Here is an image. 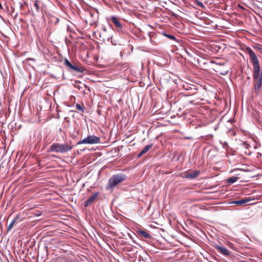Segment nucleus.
<instances>
[{
    "instance_id": "4be33fe9",
    "label": "nucleus",
    "mask_w": 262,
    "mask_h": 262,
    "mask_svg": "<svg viewBox=\"0 0 262 262\" xmlns=\"http://www.w3.org/2000/svg\"><path fill=\"white\" fill-rule=\"evenodd\" d=\"M184 88L186 90H192V88L189 86V85H186V86L185 85H184Z\"/></svg>"
},
{
    "instance_id": "7ed1b4c3",
    "label": "nucleus",
    "mask_w": 262,
    "mask_h": 262,
    "mask_svg": "<svg viewBox=\"0 0 262 262\" xmlns=\"http://www.w3.org/2000/svg\"><path fill=\"white\" fill-rule=\"evenodd\" d=\"M217 251L223 255L229 257H234L236 254L234 251H236L235 247H229L230 249H227L225 247H215Z\"/></svg>"
},
{
    "instance_id": "dca6fc26",
    "label": "nucleus",
    "mask_w": 262,
    "mask_h": 262,
    "mask_svg": "<svg viewBox=\"0 0 262 262\" xmlns=\"http://www.w3.org/2000/svg\"><path fill=\"white\" fill-rule=\"evenodd\" d=\"M246 52L249 55L250 57L253 56L254 55H255V53L250 47H247L246 48Z\"/></svg>"
},
{
    "instance_id": "5701e85b",
    "label": "nucleus",
    "mask_w": 262,
    "mask_h": 262,
    "mask_svg": "<svg viewBox=\"0 0 262 262\" xmlns=\"http://www.w3.org/2000/svg\"><path fill=\"white\" fill-rule=\"evenodd\" d=\"M26 60H27V61H35V59H34V58H27V59H26Z\"/></svg>"
},
{
    "instance_id": "c85d7f7f",
    "label": "nucleus",
    "mask_w": 262,
    "mask_h": 262,
    "mask_svg": "<svg viewBox=\"0 0 262 262\" xmlns=\"http://www.w3.org/2000/svg\"><path fill=\"white\" fill-rule=\"evenodd\" d=\"M103 30L104 32L106 31V29L105 28H103Z\"/></svg>"
},
{
    "instance_id": "1a4fd4ad",
    "label": "nucleus",
    "mask_w": 262,
    "mask_h": 262,
    "mask_svg": "<svg viewBox=\"0 0 262 262\" xmlns=\"http://www.w3.org/2000/svg\"><path fill=\"white\" fill-rule=\"evenodd\" d=\"M137 234L140 237H144L150 238H151V236L149 233L146 231L142 230V229H138L136 231Z\"/></svg>"
},
{
    "instance_id": "0eeeda50",
    "label": "nucleus",
    "mask_w": 262,
    "mask_h": 262,
    "mask_svg": "<svg viewBox=\"0 0 262 262\" xmlns=\"http://www.w3.org/2000/svg\"><path fill=\"white\" fill-rule=\"evenodd\" d=\"M199 174V170H194L192 172H185L183 173V177L186 179H193L196 178Z\"/></svg>"
},
{
    "instance_id": "a211bd4d",
    "label": "nucleus",
    "mask_w": 262,
    "mask_h": 262,
    "mask_svg": "<svg viewBox=\"0 0 262 262\" xmlns=\"http://www.w3.org/2000/svg\"><path fill=\"white\" fill-rule=\"evenodd\" d=\"M75 107L77 110H78L82 112H84V106H83V105H81L80 104L77 103L76 104Z\"/></svg>"
},
{
    "instance_id": "9d476101",
    "label": "nucleus",
    "mask_w": 262,
    "mask_h": 262,
    "mask_svg": "<svg viewBox=\"0 0 262 262\" xmlns=\"http://www.w3.org/2000/svg\"><path fill=\"white\" fill-rule=\"evenodd\" d=\"M252 200H253V199H250V198H246L242 199L240 200L233 201L232 202V203L236 204L238 206H239V205H242L246 204Z\"/></svg>"
},
{
    "instance_id": "2eb2a0df",
    "label": "nucleus",
    "mask_w": 262,
    "mask_h": 262,
    "mask_svg": "<svg viewBox=\"0 0 262 262\" xmlns=\"http://www.w3.org/2000/svg\"><path fill=\"white\" fill-rule=\"evenodd\" d=\"M238 178L237 177H232L229 178L227 180V182L229 184H233L237 181Z\"/></svg>"
},
{
    "instance_id": "412c9836",
    "label": "nucleus",
    "mask_w": 262,
    "mask_h": 262,
    "mask_svg": "<svg viewBox=\"0 0 262 262\" xmlns=\"http://www.w3.org/2000/svg\"><path fill=\"white\" fill-rule=\"evenodd\" d=\"M196 5H197V6H198L202 8H205L204 5H203V4L202 2L198 1L196 2Z\"/></svg>"
},
{
    "instance_id": "f03ea898",
    "label": "nucleus",
    "mask_w": 262,
    "mask_h": 262,
    "mask_svg": "<svg viewBox=\"0 0 262 262\" xmlns=\"http://www.w3.org/2000/svg\"><path fill=\"white\" fill-rule=\"evenodd\" d=\"M73 146L71 143H66L60 144L58 143H53L49 148V151L65 153L72 150Z\"/></svg>"
},
{
    "instance_id": "393cba45",
    "label": "nucleus",
    "mask_w": 262,
    "mask_h": 262,
    "mask_svg": "<svg viewBox=\"0 0 262 262\" xmlns=\"http://www.w3.org/2000/svg\"><path fill=\"white\" fill-rule=\"evenodd\" d=\"M102 39H103V40H106V39H108V37H102Z\"/></svg>"
},
{
    "instance_id": "4468645a",
    "label": "nucleus",
    "mask_w": 262,
    "mask_h": 262,
    "mask_svg": "<svg viewBox=\"0 0 262 262\" xmlns=\"http://www.w3.org/2000/svg\"><path fill=\"white\" fill-rule=\"evenodd\" d=\"M19 219V216H16L14 220H13L11 223L9 225L8 227V231L11 230V229L12 228L14 224H15V223L16 222V221H17Z\"/></svg>"
},
{
    "instance_id": "b1692460",
    "label": "nucleus",
    "mask_w": 262,
    "mask_h": 262,
    "mask_svg": "<svg viewBox=\"0 0 262 262\" xmlns=\"http://www.w3.org/2000/svg\"><path fill=\"white\" fill-rule=\"evenodd\" d=\"M108 247L110 249H111V250H113V251H116V247H113V248H114V249H113V248H112V247H111V246H110V247Z\"/></svg>"
},
{
    "instance_id": "f257e3e1",
    "label": "nucleus",
    "mask_w": 262,
    "mask_h": 262,
    "mask_svg": "<svg viewBox=\"0 0 262 262\" xmlns=\"http://www.w3.org/2000/svg\"><path fill=\"white\" fill-rule=\"evenodd\" d=\"M126 178V175L122 173L113 175L108 181L106 188L113 189L117 185L125 181Z\"/></svg>"
},
{
    "instance_id": "423d86ee",
    "label": "nucleus",
    "mask_w": 262,
    "mask_h": 262,
    "mask_svg": "<svg viewBox=\"0 0 262 262\" xmlns=\"http://www.w3.org/2000/svg\"><path fill=\"white\" fill-rule=\"evenodd\" d=\"M251 62L253 65V72L260 71L258 60L256 55L250 57Z\"/></svg>"
},
{
    "instance_id": "a878e982",
    "label": "nucleus",
    "mask_w": 262,
    "mask_h": 262,
    "mask_svg": "<svg viewBox=\"0 0 262 262\" xmlns=\"http://www.w3.org/2000/svg\"><path fill=\"white\" fill-rule=\"evenodd\" d=\"M47 248H48V247H47V246L43 247V249H44L45 250H46V251H47Z\"/></svg>"
},
{
    "instance_id": "cd10ccee",
    "label": "nucleus",
    "mask_w": 262,
    "mask_h": 262,
    "mask_svg": "<svg viewBox=\"0 0 262 262\" xmlns=\"http://www.w3.org/2000/svg\"><path fill=\"white\" fill-rule=\"evenodd\" d=\"M41 214V213H37V214H36V216H39Z\"/></svg>"
},
{
    "instance_id": "c756f323",
    "label": "nucleus",
    "mask_w": 262,
    "mask_h": 262,
    "mask_svg": "<svg viewBox=\"0 0 262 262\" xmlns=\"http://www.w3.org/2000/svg\"><path fill=\"white\" fill-rule=\"evenodd\" d=\"M259 2H262V0H258Z\"/></svg>"
},
{
    "instance_id": "f8f14e48",
    "label": "nucleus",
    "mask_w": 262,
    "mask_h": 262,
    "mask_svg": "<svg viewBox=\"0 0 262 262\" xmlns=\"http://www.w3.org/2000/svg\"><path fill=\"white\" fill-rule=\"evenodd\" d=\"M152 144H148L146 145L138 154V157H140L146 153L152 147Z\"/></svg>"
},
{
    "instance_id": "6ab92c4d",
    "label": "nucleus",
    "mask_w": 262,
    "mask_h": 262,
    "mask_svg": "<svg viewBox=\"0 0 262 262\" xmlns=\"http://www.w3.org/2000/svg\"><path fill=\"white\" fill-rule=\"evenodd\" d=\"M164 35L171 40H175L176 39V37L173 35H172L171 34H167L164 33Z\"/></svg>"
},
{
    "instance_id": "39448f33",
    "label": "nucleus",
    "mask_w": 262,
    "mask_h": 262,
    "mask_svg": "<svg viewBox=\"0 0 262 262\" xmlns=\"http://www.w3.org/2000/svg\"><path fill=\"white\" fill-rule=\"evenodd\" d=\"M64 64L70 69L72 70L75 72L78 73H82L83 71V69L82 68H80L78 67L75 64H73L70 61H69L68 59H66L64 60Z\"/></svg>"
},
{
    "instance_id": "ddd939ff",
    "label": "nucleus",
    "mask_w": 262,
    "mask_h": 262,
    "mask_svg": "<svg viewBox=\"0 0 262 262\" xmlns=\"http://www.w3.org/2000/svg\"><path fill=\"white\" fill-rule=\"evenodd\" d=\"M242 146L243 147H244L246 149H247L248 150H249V148L250 147V145L247 142H244L242 144ZM245 153L246 154L249 155H250L251 151H247L245 150Z\"/></svg>"
},
{
    "instance_id": "6e6552de",
    "label": "nucleus",
    "mask_w": 262,
    "mask_h": 262,
    "mask_svg": "<svg viewBox=\"0 0 262 262\" xmlns=\"http://www.w3.org/2000/svg\"><path fill=\"white\" fill-rule=\"evenodd\" d=\"M99 195V192H95L91 195L84 202V206L87 207L93 203Z\"/></svg>"
},
{
    "instance_id": "9b49d317",
    "label": "nucleus",
    "mask_w": 262,
    "mask_h": 262,
    "mask_svg": "<svg viewBox=\"0 0 262 262\" xmlns=\"http://www.w3.org/2000/svg\"><path fill=\"white\" fill-rule=\"evenodd\" d=\"M111 21L113 23L115 26L118 29V31L122 28V26L120 22L118 20V18L115 16H112L111 18Z\"/></svg>"
},
{
    "instance_id": "aec40b11",
    "label": "nucleus",
    "mask_w": 262,
    "mask_h": 262,
    "mask_svg": "<svg viewBox=\"0 0 262 262\" xmlns=\"http://www.w3.org/2000/svg\"><path fill=\"white\" fill-rule=\"evenodd\" d=\"M132 247H124L122 249L123 251L124 252H129L130 251Z\"/></svg>"
},
{
    "instance_id": "f3484780",
    "label": "nucleus",
    "mask_w": 262,
    "mask_h": 262,
    "mask_svg": "<svg viewBox=\"0 0 262 262\" xmlns=\"http://www.w3.org/2000/svg\"><path fill=\"white\" fill-rule=\"evenodd\" d=\"M38 2H39V1L35 0L34 1V7L35 8L36 11L37 12H39V10H40V8H39V6L38 5Z\"/></svg>"
},
{
    "instance_id": "bb28decb",
    "label": "nucleus",
    "mask_w": 262,
    "mask_h": 262,
    "mask_svg": "<svg viewBox=\"0 0 262 262\" xmlns=\"http://www.w3.org/2000/svg\"><path fill=\"white\" fill-rule=\"evenodd\" d=\"M41 214V213H37V214H36V216H39Z\"/></svg>"
},
{
    "instance_id": "20e7f679",
    "label": "nucleus",
    "mask_w": 262,
    "mask_h": 262,
    "mask_svg": "<svg viewBox=\"0 0 262 262\" xmlns=\"http://www.w3.org/2000/svg\"><path fill=\"white\" fill-rule=\"evenodd\" d=\"M100 141V139L99 137L92 135L89 136L86 138L83 139L82 140L79 141L77 144H96L99 143Z\"/></svg>"
}]
</instances>
